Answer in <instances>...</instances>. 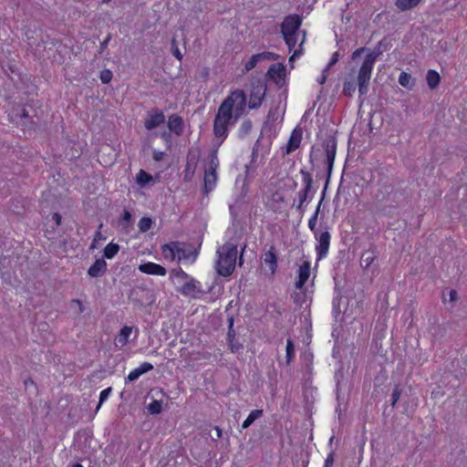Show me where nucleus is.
<instances>
[{
	"instance_id": "nucleus-47",
	"label": "nucleus",
	"mask_w": 467,
	"mask_h": 467,
	"mask_svg": "<svg viewBox=\"0 0 467 467\" xmlns=\"http://www.w3.org/2000/svg\"><path fill=\"white\" fill-rule=\"evenodd\" d=\"M171 52H172V55L178 59V60H182V54L181 53L179 47H178V45H177V42L175 40V38H172L171 40Z\"/></svg>"
},
{
	"instance_id": "nucleus-23",
	"label": "nucleus",
	"mask_w": 467,
	"mask_h": 467,
	"mask_svg": "<svg viewBox=\"0 0 467 467\" xmlns=\"http://www.w3.org/2000/svg\"><path fill=\"white\" fill-rule=\"evenodd\" d=\"M263 415V410H254L250 412L248 417L244 420L242 424L243 429H247L254 421L259 419Z\"/></svg>"
},
{
	"instance_id": "nucleus-19",
	"label": "nucleus",
	"mask_w": 467,
	"mask_h": 467,
	"mask_svg": "<svg viewBox=\"0 0 467 467\" xmlns=\"http://www.w3.org/2000/svg\"><path fill=\"white\" fill-rule=\"evenodd\" d=\"M153 369L152 364L149 362L142 363L139 368L133 369L128 375L127 380L129 382H132L138 379L142 374L147 373Z\"/></svg>"
},
{
	"instance_id": "nucleus-31",
	"label": "nucleus",
	"mask_w": 467,
	"mask_h": 467,
	"mask_svg": "<svg viewBox=\"0 0 467 467\" xmlns=\"http://www.w3.org/2000/svg\"><path fill=\"white\" fill-rule=\"evenodd\" d=\"M218 143L216 145H214V149L211 151L210 153V163H209V168L210 170H217L218 166H219V160H218V157H217V151H218Z\"/></svg>"
},
{
	"instance_id": "nucleus-32",
	"label": "nucleus",
	"mask_w": 467,
	"mask_h": 467,
	"mask_svg": "<svg viewBox=\"0 0 467 467\" xmlns=\"http://www.w3.org/2000/svg\"><path fill=\"white\" fill-rule=\"evenodd\" d=\"M152 219L150 217L144 216L142 217L138 223V227L140 232L146 233L149 231L152 225Z\"/></svg>"
},
{
	"instance_id": "nucleus-50",
	"label": "nucleus",
	"mask_w": 467,
	"mask_h": 467,
	"mask_svg": "<svg viewBox=\"0 0 467 467\" xmlns=\"http://www.w3.org/2000/svg\"><path fill=\"white\" fill-rule=\"evenodd\" d=\"M111 39V34H109L106 38L100 43L99 47V54H102V52L108 47L109 42Z\"/></svg>"
},
{
	"instance_id": "nucleus-57",
	"label": "nucleus",
	"mask_w": 467,
	"mask_h": 467,
	"mask_svg": "<svg viewBox=\"0 0 467 467\" xmlns=\"http://www.w3.org/2000/svg\"><path fill=\"white\" fill-rule=\"evenodd\" d=\"M327 188V187H326V186H325V188H324V190H323V192H322V198H321V200L319 201L318 205H317V209H316L315 213H317V217H318V213H319V211H320V206H321V203H322V202H323V200H324V198H325V194H326Z\"/></svg>"
},
{
	"instance_id": "nucleus-49",
	"label": "nucleus",
	"mask_w": 467,
	"mask_h": 467,
	"mask_svg": "<svg viewBox=\"0 0 467 467\" xmlns=\"http://www.w3.org/2000/svg\"><path fill=\"white\" fill-rule=\"evenodd\" d=\"M367 51H369V50L366 47H359V48L356 49L351 55V59L353 61H355L357 58H358L362 54H364Z\"/></svg>"
},
{
	"instance_id": "nucleus-12",
	"label": "nucleus",
	"mask_w": 467,
	"mask_h": 467,
	"mask_svg": "<svg viewBox=\"0 0 467 467\" xmlns=\"http://www.w3.org/2000/svg\"><path fill=\"white\" fill-rule=\"evenodd\" d=\"M139 270L147 275H166V269L161 265L148 262L144 264H140L139 265Z\"/></svg>"
},
{
	"instance_id": "nucleus-7",
	"label": "nucleus",
	"mask_w": 467,
	"mask_h": 467,
	"mask_svg": "<svg viewBox=\"0 0 467 467\" xmlns=\"http://www.w3.org/2000/svg\"><path fill=\"white\" fill-rule=\"evenodd\" d=\"M266 77L273 79L279 88H282L285 82V67L282 63L271 65L266 72Z\"/></svg>"
},
{
	"instance_id": "nucleus-28",
	"label": "nucleus",
	"mask_w": 467,
	"mask_h": 467,
	"mask_svg": "<svg viewBox=\"0 0 467 467\" xmlns=\"http://www.w3.org/2000/svg\"><path fill=\"white\" fill-rule=\"evenodd\" d=\"M132 328L130 327L125 326L123 327L119 334L118 342L121 346H125L128 343V339L130 335L131 334Z\"/></svg>"
},
{
	"instance_id": "nucleus-14",
	"label": "nucleus",
	"mask_w": 467,
	"mask_h": 467,
	"mask_svg": "<svg viewBox=\"0 0 467 467\" xmlns=\"http://www.w3.org/2000/svg\"><path fill=\"white\" fill-rule=\"evenodd\" d=\"M302 130L300 128H296L288 140L287 145H286V153L289 154L293 151H295L296 149L299 148L301 140H302Z\"/></svg>"
},
{
	"instance_id": "nucleus-21",
	"label": "nucleus",
	"mask_w": 467,
	"mask_h": 467,
	"mask_svg": "<svg viewBox=\"0 0 467 467\" xmlns=\"http://www.w3.org/2000/svg\"><path fill=\"white\" fill-rule=\"evenodd\" d=\"M189 281L186 282L180 289L179 292L183 296H191L195 292H199L197 289V284H199L194 278H188Z\"/></svg>"
},
{
	"instance_id": "nucleus-20",
	"label": "nucleus",
	"mask_w": 467,
	"mask_h": 467,
	"mask_svg": "<svg viewBox=\"0 0 467 467\" xmlns=\"http://www.w3.org/2000/svg\"><path fill=\"white\" fill-rule=\"evenodd\" d=\"M178 242H171L162 245V255L165 259L173 261L177 256Z\"/></svg>"
},
{
	"instance_id": "nucleus-58",
	"label": "nucleus",
	"mask_w": 467,
	"mask_h": 467,
	"mask_svg": "<svg viewBox=\"0 0 467 467\" xmlns=\"http://www.w3.org/2000/svg\"><path fill=\"white\" fill-rule=\"evenodd\" d=\"M52 219L56 222L57 225H60L62 217L58 213H53Z\"/></svg>"
},
{
	"instance_id": "nucleus-24",
	"label": "nucleus",
	"mask_w": 467,
	"mask_h": 467,
	"mask_svg": "<svg viewBox=\"0 0 467 467\" xmlns=\"http://www.w3.org/2000/svg\"><path fill=\"white\" fill-rule=\"evenodd\" d=\"M119 245L111 242L104 248L103 255L108 259H111L119 253Z\"/></svg>"
},
{
	"instance_id": "nucleus-39",
	"label": "nucleus",
	"mask_w": 467,
	"mask_h": 467,
	"mask_svg": "<svg viewBox=\"0 0 467 467\" xmlns=\"http://www.w3.org/2000/svg\"><path fill=\"white\" fill-rule=\"evenodd\" d=\"M308 193H309V191H306V190H302L298 193L299 202H298V205L296 206V209L301 211V213L304 212V202L306 201V199L308 197Z\"/></svg>"
},
{
	"instance_id": "nucleus-46",
	"label": "nucleus",
	"mask_w": 467,
	"mask_h": 467,
	"mask_svg": "<svg viewBox=\"0 0 467 467\" xmlns=\"http://www.w3.org/2000/svg\"><path fill=\"white\" fill-rule=\"evenodd\" d=\"M195 164L196 163H194L193 166H192L190 161H188L186 169L184 171V181H190L192 179L195 169Z\"/></svg>"
},
{
	"instance_id": "nucleus-56",
	"label": "nucleus",
	"mask_w": 467,
	"mask_h": 467,
	"mask_svg": "<svg viewBox=\"0 0 467 467\" xmlns=\"http://www.w3.org/2000/svg\"><path fill=\"white\" fill-rule=\"evenodd\" d=\"M234 337H235V330L234 329V327H228L227 339H228L229 343H233V340L234 339Z\"/></svg>"
},
{
	"instance_id": "nucleus-51",
	"label": "nucleus",
	"mask_w": 467,
	"mask_h": 467,
	"mask_svg": "<svg viewBox=\"0 0 467 467\" xmlns=\"http://www.w3.org/2000/svg\"><path fill=\"white\" fill-rule=\"evenodd\" d=\"M256 55L259 56V60H262V59L270 60V59L275 58V56L274 53L267 52V51H265V52H262V53L256 54Z\"/></svg>"
},
{
	"instance_id": "nucleus-60",
	"label": "nucleus",
	"mask_w": 467,
	"mask_h": 467,
	"mask_svg": "<svg viewBox=\"0 0 467 467\" xmlns=\"http://www.w3.org/2000/svg\"><path fill=\"white\" fill-rule=\"evenodd\" d=\"M457 292L455 290L450 291V300L451 301H456L457 300Z\"/></svg>"
},
{
	"instance_id": "nucleus-4",
	"label": "nucleus",
	"mask_w": 467,
	"mask_h": 467,
	"mask_svg": "<svg viewBox=\"0 0 467 467\" xmlns=\"http://www.w3.org/2000/svg\"><path fill=\"white\" fill-rule=\"evenodd\" d=\"M323 146L326 150V162H327V180H326V187H327L328 182L330 181L333 165L335 161L336 152H337V139L335 136H329L326 139L323 143Z\"/></svg>"
},
{
	"instance_id": "nucleus-45",
	"label": "nucleus",
	"mask_w": 467,
	"mask_h": 467,
	"mask_svg": "<svg viewBox=\"0 0 467 467\" xmlns=\"http://www.w3.org/2000/svg\"><path fill=\"white\" fill-rule=\"evenodd\" d=\"M177 277L181 279H188L190 278L189 275L182 269H172L171 272V278Z\"/></svg>"
},
{
	"instance_id": "nucleus-41",
	"label": "nucleus",
	"mask_w": 467,
	"mask_h": 467,
	"mask_svg": "<svg viewBox=\"0 0 467 467\" xmlns=\"http://www.w3.org/2000/svg\"><path fill=\"white\" fill-rule=\"evenodd\" d=\"M260 61L259 60V56L257 55H253L250 59L245 63L244 65V70L246 72L252 70L257 64V62Z\"/></svg>"
},
{
	"instance_id": "nucleus-35",
	"label": "nucleus",
	"mask_w": 467,
	"mask_h": 467,
	"mask_svg": "<svg viewBox=\"0 0 467 467\" xmlns=\"http://www.w3.org/2000/svg\"><path fill=\"white\" fill-rule=\"evenodd\" d=\"M357 84L353 80L345 81L343 85V94L348 97H352L356 91Z\"/></svg>"
},
{
	"instance_id": "nucleus-30",
	"label": "nucleus",
	"mask_w": 467,
	"mask_h": 467,
	"mask_svg": "<svg viewBox=\"0 0 467 467\" xmlns=\"http://www.w3.org/2000/svg\"><path fill=\"white\" fill-rule=\"evenodd\" d=\"M147 410L151 415L160 414L162 410V401L154 400L147 406Z\"/></svg>"
},
{
	"instance_id": "nucleus-13",
	"label": "nucleus",
	"mask_w": 467,
	"mask_h": 467,
	"mask_svg": "<svg viewBox=\"0 0 467 467\" xmlns=\"http://www.w3.org/2000/svg\"><path fill=\"white\" fill-rule=\"evenodd\" d=\"M310 275V262L304 261L298 269V280L296 282V289H303Z\"/></svg>"
},
{
	"instance_id": "nucleus-6",
	"label": "nucleus",
	"mask_w": 467,
	"mask_h": 467,
	"mask_svg": "<svg viewBox=\"0 0 467 467\" xmlns=\"http://www.w3.org/2000/svg\"><path fill=\"white\" fill-rule=\"evenodd\" d=\"M165 122L164 113L157 108L148 111L144 120V127L147 130H152Z\"/></svg>"
},
{
	"instance_id": "nucleus-40",
	"label": "nucleus",
	"mask_w": 467,
	"mask_h": 467,
	"mask_svg": "<svg viewBox=\"0 0 467 467\" xmlns=\"http://www.w3.org/2000/svg\"><path fill=\"white\" fill-rule=\"evenodd\" d=\"M305 39H306V31H303L302 32V40H301V43L299 45V48L295 50L294 54L289 57V63L290 64H292L294 62L296 57H299L303 53L302 45L305 42ZM291 67H293V65H291Z\"/></svg>"
},
{
	"instance_id": "nucleus-38",
	"label": "nucleus",
	"mask_w": 467,
	"mask_h": 467,
	"mask_svg": "<svg viewBox=\"0 0 467 467\" xmlns=\"http://www.w3.org/2000/svg\"><path fill=\"white\" fill-rule=\"evenodd\" d=\"M298 36L299 34H291L284 36L285 44L287 45L290 51L296 47Z\"/></svg>"
},
{
	"instance_id": "nucleus-33",
	"label": "nucleus",
	"mask_w": 467,
	"mask_h": 467,
	"mask_svg": "<svg viewBox=\"0 0 467 467\" xmlns=\"http://www.w3.org/2000/svg\"><path fill=\"white\" fill-rule=\"evenodd\" d=\"M152 180V176L143 170H140L139 173L137 174V182L140 186H145L147 183H149Z\"/></svg>"
},
{
	"instance_id": "nucleus-16",
	"label": "nucleus",
	"mask_w": 467,
	"mask_h": 467,
	"mask_svg": "<svg viewBox=\"0 0 467 467\" xmlns=\"http://www.w3.org/2000/svg\"><path fill=\"white\" fill-rule=\"evenodd\" d=\"M263 260L268 265L271 274H275L277 268V254L275 248L271 246L270 249L263 255Z\"/></svg>"
},
{
	"instance_id": "nucleus-59",
	"label": "nucleus",
	"mask_w": 467,
	"mask_h": 467,
	"mask_svg": "<svg viewBox=\"0 0 467 467\" xmlns=\"http://www.w3.org/2000/svg\"><path fill=\"white\" fill-rule=\"evenodd\" d=\"M326 68L323 70L322 76L317 79V82L323 85L327 81V72Z\"/></svg>"
},
{
	"instance_id": "nucleus-29",
	"label": "nucleus",
	"mask_w": 467,
	"mask_h": 467,
	"mask_svg": "<svg viewBox=\"0 0 467 467\" xmlns=\"http://www.w3.org/2000/svg\"><path fill=\"white\" fill-rule=\"evenodd\" d=\"M291 297L293 299V302L299 306H302L303 304L306 302V291L305 289H299L298 292H294L292 295H291Z\"/></svg>"
},
{
	"instance_id": "nucleus-63",
	"label": "nucleus",
	"mask_w": 467,
	"mask_h": 467,
	"mask_svg": "<svg viewBox=\"0 0 467 467\" xmlns=\"http://www.w3.org/2000/svg\"><path fill=\"white\" fill-rule=\"evenodd\" d=\"M227 321H228V327H234V317L233 316L228 317Z\"/></svg>"
},
{
	"instance_id": "nucleus-26",
	"label": "nucleus",
	"mask_w": 467,
	"mask_h": 467,
	"mask_svg": "<svg viewBox=\"0 0 467 467\" xmlns=\"http://www.w3.org/2000/svg\"><path fill=\"white\" fill-rule=\"evenodd\" d=\"M399 83L404 88L411 89L414 86V80L412 79L410 74L407 72H401L399 77Z\"/></svg>"
},
{
	"instance_id": "nucleus-2",
	"label": "nucleus",
	"mask_w": 467,
	"mask_h": 467,
	"mask_svg": "<svg viewBox=\"0 0 467 467\" xmlns=\"http://www.w3.org/2000/svg\"><path fill=\"white\" fill-rule=\"evenodd\" d=\"M216 271L222 276H229L235 268L237 245L226 243L217 250Z\"/></svg>"
},
{
	"instance_id": "nucleus-5",
	"label": "nucleus",
	"mask_w": 467,
	"mask_h": 467,
	"mask_svg": "<svg viewBox=\"0 0 467 467\" xmlns=\"http://www.w3.org/2000/svg\"><path fill=\"white\" fill-rule=\"evenodd\" d=\"M302 24V19L298 15H290L285 18L281 25V33L283 36L291 34H300L299 27ZM303 31H301L302 34Z\"/></svg>"
},
{
	"instance_id": "nucleus-55",
	"label": "nucleus",
	"mask_w": 467,
	"mask_h": 467,
	"mask_svg": "<svg viewBox=\"0 0 467 467\" xmlns=\"http://www.w3.org/2000/svg\"><path fill=\"white\" fill-rule=\"evenodd\" d=\"M171 133L170 130L169 131H163L161 134V138L168 144H171Z\"/></svg>"
},
{
	"instance_id": "nucleus-37",
	"label": "nucleus",
	"mask_w": 467,
	"mask_h": 467,
	"mask_svg": "<svg viewBox=\"0 0 467 467\" xmlns=\"http://www.w3.org/2000/svg\"><path fill=\"white\" fill-rule=\"evenodd\" d=\"M252 127L253 125L250 119H245L244 121H243L239 130L240 137L246 136L252 130Z\"/></svg>"
},
{
	"instance_id": "nucleus-25",
	"label": "nucleus",
	"mask_w": 467,
	"mask_h": 467,
	"mask_svg": "<svg viewBox=\"0 0 467 467\" xmlns=\"http://www.w3.org/2000/svg\"><path fill=\"white\" fill-rule=\"evenodd\" d=\"M421 0H397L396 5L401 11L415 7Z\"/></svg>"
},
{
	"instance_id": "nucleus-11",
	"label": "nucleus",
	"mask_w": 467,
	"mask_h": 467,
	"mask_svg": "<svg viewBox=\"0 0 467 467\" xmlns=\"http://www.w3.org/2000/svg\"><path fill=\"white\" fill-rule=\"evenodd\" d=\"M168 128L170 132H173L177 136H182L184 131V122L178 114H171L168 119Z\"/></svg>"
},
{
	"instance_id": "nucleus-9",
	"label": "nucleus",
	"mask_w": 467,
	"mask_h": 467,
	"mask_svg": "<svg viewBox=\"0 0 467 467\" xmlns=\"http://www.w3.org/2000/svg\"><path fill=\"white\" fill-rule=\"evenodd\" d=\"M265 92L266 87L265 85L258 84L254 86L250 94L249 108L253 109H258L265 99Z\"/></svg>"
},
{
	"instance_id": "nucleus-54",
	"label": "nucleus",
	"mask_w": 467,
	"mask_h": 467,
	"mask_svg": "<svg viewBox=\"0 0 467 467\" xmlns=\"http://www.w3.org/2000/svg\"><path fill=\"white\" fill-rule=\"evenodd\" d=\"M163 157H164V152L162 151H158V150H153L152 152V158L155 161H161L163 160Z\"/></svg>"
},
{
	"instance_id": "nucleus-42",
	"label": "nucleus",
	"mask_w": 467,
	"mask_h": 467,
	"mask_svg": "<svg viewBox=\"0 0 467 467\" xmlns=\"http://www.w3.org/2000/svg\"><path fill=\"white\" fill-rule=\"evenodd\" d=\"M112 389L110 387L103 389L101 392H100V395H99V404L96 408V411H98L101 406V404L109 398L110 392H111Z\"/></svg>"
},
{
	"instance_id": "nucleus-3",
	"label": "nucleus",
	"mask_w": 467,
	"mask_h": 467,
	"mask_svg": "<svg viewBox=\"0 0 467 467\" xmlns=\"http://www.w3.org/2000/svg\"><path fill=\"white\" fill-rule=\"evenodd\" d=\"M380 43L372 51H369L358 70V86L359 97L364 96L368 91L369 80L371 78V72L375 62L378 57L381 55Z\"/></svg>"
},
{
	"instance_id": "nucleus-44",
	"label": "nucleus",
	"mask_w": 467,
	"mask_h": 467,
	"mask_svg": "<svg viewBox=\"0 0 467 467\" xmlns=\"http://www.w3.org/2000/svg\"><path fill=\"white\" fill-rule=\"evenodd\" d=\"M400 395H401V389H400V387L397 385L395 386L393 391H392V394H391V407L394 408L396 406V403L398 402V400H400Z\"/></svg>"
},
{
	"instance_id": "nucleus-17",
	"label": "nucleus",
	"mask_w": 467,
	"mask_h": 467,
	"mask_svg": "<svg viewBox=\"0 0 467 467\" xmlns=\"http://www.w3.org/2000/svg\"><path fill=\"white\" fill-rule=\"evenodd\" d=\"M217 181V173L215 170L207 169L204 173L203 193L208 194L215 186Z\"/></svg>"
},
{
	"instance_id": "nucleus-10",
	"label": "nucleus",
	"mask_w": 467,
	"mask_h": 467,
	"mask_svg": "<svg viewBox=\"0 0 467 467\" xmlns=\"http://www.w3.org/2000/svg\"><path fill=\"white\" fill-rule=\"evenodd\" d=\"M198 255L197 249L193 248L191 244L178 243L177 257L179 261L191 260L195 261Z\"/></svg>"
},
{
	"instance_id": "nucleus-34",
	"label": "nucleus",
	"mask_w": 467,
	"mask_h": 467,
	"mask_svg": "<svg viewBox=\"0 0 467 467\" xmlns=\"http://www.w3.org/2000/svg\"><path fill=\"white\" fill-rule=\"evenodd\" d=\"M300 173L303 176V182L305 184V188L303 190L310 192L313 187V179H312L310 172L302 169L300 171Z\"/></svg>"
},
{
	"instance_id": "nucleus-43",
	"label": "nucleus",
	"mask_w": 467,
	"mask_h": 467,
	"mask_svg": "<svg viewBox=\"0 0 467 467\" xmlns=\"http://www.w3.org/2000/svg\"><path fill=\"white\" fill-rule=\"evenodd\" d=\"M99 78L103 84H108L112 79V72L109 69L100 71Z\"/></svg>"
},
{
	"instance_id": "nucleus-61",
	"label": "nucleus",
	"mask_w": 467,
	"mask_h": 467,
	"mask_svg": "<svg viewBox=\"0 0 467 467\" xmlns=\"http://www.w3.org/2000/svg\"><path fill=\"white\" fill-rule=\"evenodd\" d=\"M245 248H246V244H244V246L242 247V250H241L240 257H239V265L240 266L244 264L243 254H244Z\"/></svg>"
},
{
	"instance_id": "nucleus-18",
	"label": "nucleus",
	"mask_w": 467,
	"mask_h": 467,
	"mask_svg": "<svg viewBox=\"0 0 467 467\" xmlns=\"http://www.w3.org/2000/svg\"><path fill=\"white\" fill-rule=\"evenodd\" d=\"M377 258L376 247L371 246L369 249L364 251L360 257V265L364 269H368Z\"/></svg>"
},
{
	"instance_id": "nucleus-62",
	"label": "nucleus",
	"mask_w": 467,
	"mask_h": 467,
	"mask_svg": "<svg viewBox=\"0 0 467 467\" xmlns=\"http://www.w3.org/2000/svg\"><path fill=\"white\" fill-rule=\"evenodd\" d=\"M20 117L24 119L29 118V113L26 109H21Z\"/></svg>"
},
{
	"instance_id": "nucleus-36",
	"label": "nucleus",
	"mask_w": 467,
	"mask_h": 467,
	"mask_svg": "<svg viewBox=\"0 0 467 467\" xmlns=\"http://www.w3.org/2000/svg\"><path fill=\"white\" fill-rule=\"evenodd\" d=\"M132 223V216H131V213L127 211V210H124L120 219H119V225L122 227V228H128Z\"/></svg>"
},
{
	"instance_id": "nucleus-15",
	"label": "nucleus",
	"mask_w": 467,
	"mask_h": 467,
	"mask_svg": "<svg viewBox=\"0 0 467 467\" xmlns=\"http://www.w3.org/2000/svg\"><path fill=\"white\" fill-rule=\"evenodd\" d=\"M107 271V263L103 258L97 259L94 264L88 268V275L90 277H100Z\"/></svg>"
},
{
	"instance_id": "nucleus-8",
	"label": "nucleus",
	"mask_w": 467,
	"mask_h": 467,
	"mask_svg": "<svg viewBox=\"0 0 467 467\" xmlns=\"http://www.w3.org/2000/svg\"><path fill=\"white\" fill-rule=\"evenodd\" d=\"M316 238L318 241V244L316 246L317 260H321L327 254L331 235L326 227V230L321 232L318 236L317 235Z\"/></svg>"
},
{
	"instance_id": "nucleus-48",
	"label": "nucleus",
	"mask_w": 467,
	"mask_h": 467,
	"mask_svg": "<svg viewBox=\"0 0 467 467\" xmlns=\"http://www.w3.org/2000/svg\"><path fill=\"white\" fill-rule=\"evenodd\" d=\"M317 222V213H314L308 221V227L315 234L316 236L317 234V232L316 230Z\"/></svg>"
},
{
	"instance_id": "nucleus-52",
	"label": "nucleus",
	"mask_w": 467,
	"mask_h": 467,
	"mask_svg": "<svg viewBox=\"0 0 467 467\" xmlns=\"http://www.w3.org/2000/svg\"><path fill=\"white\" fill-rule=\"evenodd\" d=\"M338 58H339V55L337 52H335L331 58H330V61L329 63L327 64V66L326 67V70H328L332 66H334L337 61H338Z\"/></svg>"
},
{
	"instance_id": "nucleus-1",
	"label": "nucleus",
	"mask_w": 467,
	"mask_h": 467,
	"mask_svg": "<svg viewBox=\"0 0 467 467\" xmlns=\"http://www.w3.org/2000/svg\"><path fill=\"white\" fill-rule=\"evenodd\" d=\"M247 104L246 95L244 90L236 89L227 96L219 106L215 114L213 132L219 140L218 147L222 145L229 133V128L243 115Z\"/></svg>"
},
{
	"instance_id": "nucleus-22",
	"label": "nucleus",
	"mask_w": 467,
	"mask_h": 467,
	"mask_svg": "<svg viewBox=\"0 0 467 467\" xmlns=\"http://www.w3.org/2000/svg\"><path fill=\"white\" fill-rule=\"evenodd\" d=\"M426 80L429 88L431 89H435L441 82V77L437 71L430 69L427 72Z\"/></svg>"
},
{
	"instance_id": "nucleus-53",
	"label": "nucleus",
	"mask_w": 467,
	"mask_h": 467,
	"mask_svg": "<svg viewBox=\"0 0 467 467\" xmlns=\"http://www.w3.org/2000/svg\"><path fill=\"white\" fill-rule=\"evenodd\" d=\"M334 463V451H331L326 461H325V464H324V467H331Z\"/></svg>"
},
{
	"instance_id": "nucleus-64",
	"label": "nucleus",
	"mask_w": 467,
	"mask_h": 467,
	"mask_svg": "<svg viewBox=\"0 0 467 467\" xmlns=\"http://www.w3.org/2000/svg\"><path fill=\"white\" fill-rule=\"evenodd\" d=\"M100 239H105V237L101 234V233L99 231H97L96 234H95L94 241L100 240Z\"/></svg>"
},
{
	"instance_id": "nucleus-27",
	"label": "nucleus",
	"mask_w": 467,
	"mask_h": 467,
	"mask_svg": "<svg viewBox=\"0 0 467 467\" xmlns=\"http://www.w3.org/2000/svg\"><path fill=\"white\" fill-rule=\"evenodd\" d=\"M295 358V345L291 338L286 340L285 364L288 366Z\"/></svg>"
}]
</instances>
